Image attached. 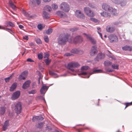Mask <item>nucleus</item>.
<instances>
[{
  "instance_id": "nucleus-1",
  "label": "nucleus",
  "mask_w": 132,
  "mask_h": 132,
  "mask_svg": "<svg viewBox=\"0 0 132 132\" xmlns=\"http://www.w3.org/2000/svg\"><path fill=\"white\" fill-rule=\"evenodd\" d=\"M69 38V36L68 35L64 34L61 35L58 39V43L61 45L65 44L67 41H68L70 43H72V41L71 40L70 38L68 39Z\"/></svg>"
},
{
  "instance_id": "nucleus-2",
  "label": "nucleus",
  "mask_w": 132,
  "mask_h": 132,
  "mask_svg": "<svg viewBox=\"0 0 132 132\" xmlns=\"http://www.w3.org/2000/svg\"><path fill=\"white\" fill-rule=\"evenodd\" d=\"M102 7L104 10L111 12L113 15H117L118 13V12L116 9H113L106 4H103Z\"/></svg>"
},
{
  "instance_id": "nucleus-3",
  "label": "nucleus",
  "mask_w": 132,
  "mask_h": 132,
  "mask_svg": "<svg viewBox=\"0 0 132 132\" xmlns=\"http://www.w3.org/2000/svg\"><path fill=\"white\" fill-rule=\"evenodd\" d=\"M60 8L61 10L65 12H69L70 9L69 5L66 3L64 2L60 4Z\"/></svg>"
},
{
  "instance_id": "nucleus-4",
  "label": "nucleus",
  "mask_w": 132,
  "mask_h": 132,
  "mask_svg": "<svg viewBox=\"0 0 132 132\" xmlns=\"http://www.w3.org/2000/svg\"><path fill=\"white\" fill-rule=\"evenodd\" d=\"M84 10L85 14L89 17H93L95 15L94 12L88 7L84 8Z\"/></svg>"
},
{
  "instance_id": "nucleus-5",
  "label": "nucleus",
  "mask_w": 132,
  "mask_h": 132,
  "mask_svg": "<svg viewBox=\"0 0 132 132\" xmlns=\"http://www.w3.org/2000/svg\"><path fill=\"white\" fill-rule=\"evenodd\" d=\"M22 108V105L20 103L18 102L16 103L15 105L14 108L16 113L17 114H20L21 112Z\"/></svg>"
},
{
  "instance_id": "nucleus-6",
  "label": "nucleus",
  "mask_w": 132,
  "mask_h": 132,
  "mask_svg": "<svg viewBox=\"0 0 132 132\" xmlns=\"http://www.w3.org/2000/svg\"><path fill=\"white\" fill-rule=\"evenodd\" d=\"M70 39L72 41L71 43H73L75 44L81 43L83 41L82 38L79 36H76L74 39L73 37H71L70 38Z\"/></svg>"
},
{
  "instance_id": "nucleus-7",
  "label": "nucleus",
  "mask_w": 132,
  "mask_h": 132,
  "mask_svg": "<svg viewBox=\"0 0 132 132\" xmlns=\"http://www.w3.org/2000/svg\"><path fill=\"white\" fill-rule=\"evenodd\" d=\"M28 74V72L27 71H24L22 72L19 76L18 79L19 81L22 80H24L26 78Z\"/></svg>"
},
{
  "instance_id": "nucleus-8",
  "label": "nucleus",
  "mask_w": 132,
  "mask_h": 132,
  "mask_svg": "<svg viewBox=\"0 0 132 132\" xmlns=\"http://www.w3.org/2000/svg\"><path fill=\"white\" fill-rule=\"evenodd\" d=\"M108 38L111 43L117 42L118 40V37L115 35H110L109 36Z\"/></svg>"
},
{
  "instance_id": "nucleus-9",
  "label": "nucleus",
  "mask_w": 132,
  "mask_h": 132,
  "mask_svg": "<svg viewBox=\"0 0 132 132\" xmlns=\"http://www.w3.org/2000/svg\"><path fill=\"white\" fill-rule=\"evenodd\" d=\"M83 35L85 36L87 39L89 40L91 43L93 44H95L96 43V40L91 36L89 34H87L86 33H84Z\"/></svg>"
},
{
  "instance_id": "nucleus-10",
  "label": "nucleus",
  "mask_w": 132,
  "mask_h": 132,
  "mask_svg": "<svg viewBox=\"0 0 132 132\" xmlns=\"http://www.w3.org/2000/svg\"><path fill=\"white\" fill-rule=\"evenodd\" d=\"M75 15L78 18L82 19H84L85 18V16L84 14L79 10H76L75 13Z\"/></svg>"
},
{
  "instance_id": "nucleus-11",
  "label": "nucleus",
  "mask_w": 132,
  "mask_h": 132,
  "mask_svg": "<svg viewBox=\"0 0 132 132\" xmlns=\"http://www.w3.org/2000/svg\"><path fill=\"white\" fill-rule=\"evenodd\" d=\"M20 95V92L19 91L15 92L13 94L11 98L12 100H15L18 98Z\"/></svg>"
},
{
  "instance_id": "nucleus-12",
  "label": "nucleus",
  "mask_w": 132,
  "mask_h": 132,
  "mask_svg": "<svg viewBox=\"0 0 132 132\" xmlns=\"http://www.w3.org/2000/svg\"><path fill=\"white\" fill-rule=\"evenodd\" d=\"M97 47L95 46H93L90 52V54L92 56H93L97 53Z\"/></svg>"
},
{
  "instance_id": "nucleus-13",
  "label": "nucleus",
  "mask_w": 132,
  "mask_h": 132,
  "mask_svg": "<svg viewBox=\"0 0 132 132\" xmlns=\"http://www.w3.org/2000/svg\"><path fill=\"white\" fill-rule=\"evenodd\" d=\"M105 54L102 53L98 54L96 57L95 59L96 61H98L99 60L104 59L105 57Z\"/></svg>"
},
{
  "instance_id": "nucleus-14",
  "label": "nucleus",
  "mask_w": 132,
  "mask_h": 132,
  "mask_svg": "<svg viewBox=\"0 0 132 132\" xmlns=\"http://www.w3.org/2000/svg\"><path fill=\"white\" fill-rule=\"evenodd\" d=\"M31 81L28 80L25 82L22 86V88L24 89H26L29 87L31 83Z\"/></svg>"
},
{
  "instance_id": "nucleus-15",
  "label": "nucleus",
  "mask_w": 132,
  "mask_h": 132,
  "mask_svg": "<svg viewBox=\"0 0 132 132\" xmlns=\"http://www.w3.org/2000/svg\"><path fill=\"white\" fill-rule=\"evenodd\" d=\"M41 0H30V4L34 5L37 3L38 5H39L41 3Z\"/></svg>"
},
{
  "instance_id": "nucleus-16",
  "label": "nucleus",
  "mask_w": 132,
  "mask_h": 132,
  "mask_svg": "<svg viewBox=\"0 0 132 132\" xmlns=\"http://www.w3.org/2000/svg\"><path fill=\"white\" fill-rule=\"evenodd\" d=\"M115 28L114 27H110L109 26L106 27V30L108 32L111 33L113 32L115 30Z\"/></svg>"
},
{
  "instance_id": "nucleus-17",
  "label": "nucleus",
  "mask_w": 132,
  "mask_h": 132,
  "mask_svg": "<svg viewBox=\"0 0 132 132\" xmlns=\"http://www.w3.org/2000/svg\"><path fill=\"white\" fill-rule=\"evenodd\" d=\"M68 67L69 69L72 71L74 70L73 69L75 68L72 62H70L68 64Z\"/></svg>"
},
{
  "instance_id": "nucleus-18",
  "label": "nucleus",
  "mask_w": 132,
  "mask_h": 132,
  "mask_svg": "<svg viewBox=\"0 0 132 132\" xmlns=\"http://www.w3.org/2000/svg\"><path fill=\"white\" fill-rule=\"evenodd\" d=\"M44 119L41 116H34L33 117L32 120L33 121L37 120H42Z\"/></svg>"
},
{
  "instance_id": "nucleus-19",
  "label": "nucleus",
  "mask_w": 132,
  "mask_h": 132,
  "mask_svg": "<svg viewBox=\"0 0 132 132\" xmlns=\"http://www.w3.org/2000/svg\"><path fill=\"white\" fill-rule=\"evenodd\" d=\"M123 50L131 51L132 50V47L126 45L122 48Z\"/></svg>"
},
{
  "instance_id": "nucleus-20",
  "label": "nucleus",
  "mask_w": 132,
  "mask_h": 132,
  "mask_svg": "<svg viewBox=\"0 0 132 132\" xmlns=\"http://www.w3.org/2000/svg\"><path fill=\"white\" fill-rule=\"evenodd\" d=\"M9 126V121L6 120L5 121L4 125L3 126V130L5 131L7 129V127Z\"/></svg>"
},
{
  "instance_id": "nucleus-21",
  "label": "nucleus",
  "mask_w": 132,
  "mask_h": 132,
  "mask_svg": "<svg viewBox=\"0 0 132 132\" xmlns=\"http://www.w3.org/2000/svg\"><path fill=\"white\" fill-rule=\"evenodd\" d=\"M101 15L104 17H110V13L105 12H103L100 13Z\"/></svg>"
},
{
  "instance_id": "nucleus-22",
  "label": "nucleus",
  "mask_w": 132,
  "mask_h": 132,
  "mask_svg": "<svg viewBox=\"0 0 132 132\" xmlns=\"http://www.w3.org/2000/svg\"><path fill=\"white\" fill-rule=\"evenodd\" d=\"M43 16L44 18L48 19L50 17V15L45 11H44L43 13Z\"/></svg>"
},
{
  "instance_id": "nucleus-23",
  "label": "nucleus",
  "mask_w": 132,
  "mask_h": 132,
  "mask_svg": "<svg viewBox=\"0 0 132 132\" xmlns=\"http://www.w3.org/2000/svg\"><path fill=\"white\" fill-rule=\"evenodd\" d=\"M17 86V84L16 83H13L10 87V91H13L16 88Z\"/></svg>"
},
{
  "instance_id": "nucleus-24",
  "label": "nucleus",
  "mask_w": 132,
  "mask_h": 132,
  "mask_svg": "<svg viewBox=\"0 0 132 132\" xmlns=\"http://www.w3.org/2000/svg\"><path fill=\"white\" fill-rule=\"evenodd\" d=\"M5 25L6 27L10 26L12 27H14L15 25L14 24L10 21L6 22L5 23Z\"/></svg>"
},
{
  "instance_id": "nucleus-25",
  "label": "nucleus",
  "mask_w": 132,
  "mask_h": 132,
  "mask_svg": "<svg viewBox=\"0 0 132 132\" xmlns=\"http://www.w3.org/2000/svg\"><path fill=\"white\" fill-rule=\"evenodd\" d=\"M9 3L12 9L14 10H15L16 9V7L15 5H14L12 1L11 0L9 1Z\"/></svg>"
},
{
  "instance_id": "nucleus-26",
  "label": "nucleus",
  "mask_w": 132,
  "mask_h": 132,
  "mask_svg": "<svg viewBox=\"0 0 132 132\" xmlns=\"http://www.w3.org/2000/svg\"><path fill=\"white\" fill-rule=\"evenodd\" d=\"M44 9L45 11H48L49 12L50 11L52 10L51 6L49 5L46 6L45 7Z\"/></svg>"
},
{
  "instance_id": "nucleus-27",
  "label": "nucleus",
  "mask_w": 132,
  "mask_h": 132,
  "mask_svg": "<svg viewBox=\"0 0 132 132\" xmlns=\"http://www.w3.org/2000/svg\"><path fill=\"white\" fill-rule=\"evenodd\" d=\"M101 71V70H95L94 71H93L92 73H89V74L90 75L89 76H88L87 78H89V76L90 75H92L94 73H99Z\"/></svg>"
},
{
  "instance_id": "nucleus-28",
  "label": "nucleus",
  "mask_w": 132,
  "mask_h": 132,
  "mask_svg": "<svg viewBox=\"0 0 132 132\" xmlns=\"http://www.w3.org/2000/svg\"><path fill=\"white\" fill-rule=\"evenodd\" d=\"M56 14L57 15L60 16L61 17H62L63 16L64 13L62 11H58L56 12Z\"/></svg>"
},
{
  "instance_id": "nucleus-29",
  "label": "nucleus",
  "mask_w": 132,
  "mask_h": 132,
  "mask_svg": "<svg viewBox=\"0 0 132 132\" xmlns=\"http://www.w3.org/2000/svg\"><path fill=\"white\" fill-rule=\"evenodd\" d=\"M1 113L2 114H3L5 112V108L4 107H2L1 108Z\"/></svg>"
},
{
  "instance_id": "nucleus-30",
  "label": "nucleus",
  "mask_w": 132,
  "mask_h": 132,
  "mask_svg": "<svg viewBox=\"0 0 132 132\" xmlns=\"http://www.w3.org/2000/svg\"><path fill=\"white\" fill-rule=\"evenodd\" d=\"M37 91L36 89H34L30 91H29L28 93L29 94H35L37 93Z\"/></svg>"
},
{
  "instance_id": "nucleus-31",
  "label": "nucleus",
  "mask_w": 132,
  "mask_h": 132,
  "mask_svg": "<svg viewBox=\"0 0 132 132\" xmlns=\"http://www.w3.org/2000/svg\"><path fill=\"white\" fill-rule=\"evenodd\" d=\"M0 29H5L7 31L10 32V31L12 32V30H11L10 29L6 28H5L4 27L0 25Z\"/></svg>"
},
{
  "instance_id": "nucleus-32",
  "label": "nucleus",
  "mask_w": 132,
  "mask_h": 132,
  "mask_svg": "<svg viewBox=\"0 0 132 132\" xmlns=\"http://www.w3.org/2000/svg\"><path fill=\"white\" fill-rule=\"evenodd\" d=\"M44 61L46 65H48L51 62V60H49V58H48L45 60Z\"/></svg>"
},
{
  "instance_id": "nucleus-33",
  "label": "nucleus",
  "mask_w": 132,
  "mask_h": 132,
  "mask_svg": "<svg viewBox=\"0 0 132 132\" xmlns=\"http://www.w3.org/2000/svg\"><path fill=\"white\" fill-rule=\"evenodd\" d=\"M74 67L76 68H78L80 66V64L77 62H72Z\"/></svg>"
},
{
  "instance_id": "nucleus-34",
  "label": "nucleus",
  "mask_w": 132,
  "mask_h": 132,
  "mask_svg": "<svg viewBox=\"0 0 132 132\" xmlns=\"http://www.w3.org/2000/svg\"><path fill=\"white\" fill-rule=\"evenodd\" d=\"M53 31V30L52 29H48L46 31L47 34L49 35L51 34Z\"/></svg>"
},
{
  "instance_id": "nucleus-35",
  "label": "nucleus",
  "mask_w": 132,
  "mask_h": 132,
  "mask_svg": "<svg viewBox=\"0 0 132 132\" xmlns=\"http://www.w3.org/2000/svg\"><path fill=\"white\" fill-rule=\"evenodd\" d=\"M71 52L72 53L75 54H77L78 53L79 51L78 50L76 49H74L72 50L71 51Z\"/></svg>"
},
{
  "instance_id": "nucleus-36",
  "label": "nucleus",
  "mask_w": 132,
  "mask_h": 132,
  "mask_svg": "<svg viewBox=\"0 0 132 132\" xmlns=\"http://www.w3.org/2000/svg\"><path fill=\"white\" fill-rule=\"evenodd\" d=\"M52 9L54 10H56L57 9L58 6L56 4H53L52 5Z\"/></svg>"
},
{
  "instance_id": "nucleus-37",
  "label": "nucleus",
  "mask_w": 132,
  "mask_h": 132,
  "mask_svg": "<svg viewBox=\"0 0 132 132\" xmlns=\"http://www.w3.org/2000/svg\"><path fill=\"white\" fill-rule=\"evenodd\" d=\"M89 67L88 66H84L82 67L81 68V69L82 70H86L88 69Z\"/></svg>"
},
{
  "instance_id": "nucleus-38",
  "label": "nucleus",
  "mask_w": 132,
  "mask_h": 132,
  "mask_svg": "<svg viewBox=\"0 0 132 132\" xmlns=\"http://www.w3.org/2000/svg\"><path fill=\"white\" fill-rule=\"evenodd\" d=\"M38 59L40 60H41L43 58V53H41L39 54H38Z\"/></svg>"
},
{
  "instance_id": "nucleus-39",
  "label": "nucleus",
  "mask_w": 132,
  "mask_h": 132,
  "mask_svg": "<svg viewBox=\"0 0 132 132\" xmlns=\"http://www.w3.org/2000/svg\"><path fill=\"white\" fill-rule=\"evenodd\" d=\"M12 76L13 75H12L7 78H5V82H8L9 81V80L12 78Z\"/></svg>"
},
{
  "instance_id": "nucleus-40",
  "label": "nucleus",
  "mask_w": 132,
  "mask_h": 132,
  "mask_svg": "<svg viewBox=\"0 0 132 132\" xmlns=\"http://www.w3.org/2000/svg\"><path fill=\"white\" fill-rule=\"evenodd\" d=\"M44 38L45 40V41L46 42L48 43L49 42V39L47 36H44Z\"/></svg>"
},
{
  "instance_id": "nucleus-41",
  "label": "nucleus",
  "mask_w": 132,
  "mask_h": 132,
  "mask_svg": "<svg viewBox=\"0 0 132 132\" xmlns=\"http://www.w3.org/2000/svg\"><path fill=\"white\" fill-rule=\"evenodd\" d=\"M35 41L38 44H40L42 43V42L40 39L38 38H36Z\"/></svg>"
},
{
  "instance_id": "nucleus-42",
  "label": "nucleus",
  "mask_w": 132,
  "mask_h": 132,
  "mask_svg": "<svg viewBox=\"0 0 132 132\" xmlns=\"http://www.w3.org/2000/svg\"><path fill=\"white\" fill-rule=\"evenodd\" d=\"M50 56L49 54L47 53H44V58H48V57Z\"/></svg>"
},
{
  "instance_id": "nucleus-43",
  "label": "nucleus",
  "mask_w": 132,
  "mask_h": 132,
  "mask_svg": "<svg viewBox=\"0 0 132 132\" xmlns=\"http://www.w3.org/2000/svg\"><path fill=\"white\" fill-rule=\"evenodd\" d=\"M43 126V123L42 122H41L38 124V125L37 126V127L39 128H42Z\"/></svg>"
},
{
  "instance_id": "nucleus-44",
  "label": "nucleus",
  "mask_w": 132,
  "mask_h": 132,
  "mask_svg": "<svg viewBox=\"0 0 132 132\" xmlns=\"http://www.w3.org/2000/svg\"><path fill=\"white\" fill-rule=\"evenodd\" d=\"M112 67L113 69H118V65L114 64L112 65Z\"/></svg>"
},
{
  "instance_id": "nucleus-45",
  "label": "nucleus",
  "mask_w": 132,
  "mask_h": 132,
  "mask_svg": "<svg viewBox=\"0 0 132 132\" xmlns=\"http://www.w3.org/2000/svg\"><path fill=\"white\" fill-rule=\"evenodd\" d=\"M114 3L116 4H118L120 3V0H111Z\"/></svg>"
},
{
  "instance_id": "nucleus-46",
  "label": "nucleus",
  "mask_w": 132,
  "mask_h": 132,
  "mask_svg": "<svg viewBox=\"0 0 132 132\" xmlns=\"http://www.w3.org/2000/svg\"><path fill=\"white\" fill-rule=\"evenodd\" d=\"M41 88H42V89H43L44 90H47L48 88V87L46 86H43Z\"/></svg>"
},
{
  "instance_id": "nucleus-47",
  "label": "nucleus",
  "mask_w": 132,
  "mask_h": 132,
  "mask_svg": "<svg viewBox=\"0 0 132 132\" xmlns=\"http://www.w3.org/2000/svg\"><path fill=\"white\" fill-rule=\"evenodd\" d=\"M37 28L40 30H41L43 29L42 26L41 24L38 25L37 26Z\"/></svg>"
},
{
  "instance_id": "nucleus-48",
  "label": "nucleus",
  "mask_w": 132,
  "mask_h": 132,
  "mask_svg": "<svg viewBox=\"0 0 132 132\" xmlns=\"http://www.w3.org/2000/svg\"><path fill=\"white\" fill-rule=\"evenodd\" d=\"M40 92L42 94H44L45 93V90L42 89V88H41L40 89Z\"/></svg>"
},
{
  "instance_id": "nucleus-49",
  "label": "nucleus",
  "mask_w": 132,
  "mask_h": 132,
  "mask_svg": "<svg viewBox=\"0 0 132 132\" xmlns=\"http://www.w3.org/2000/svg\"><path fill=\"white\" fill-rule=\"evenodd\" d=\"M125 105H126V106H125V109H126V108H127V107H128L129 106L131 105V104H130V102L129 103H125Z\"/></svg>"
},
{
  "instance_id": "nucleus-50",
  "label": "nucleus",
  "mask_w": 132,
  "mask_h": 132,
  "mask_svg": "<svg viewBox=\"0 0 132 132\" xmlns=\"http://www.w3.org/2000/svg\"><path fill=\"white\" fill-rule=\"evenodd\" d=\"M89 6L92 8H94V5L92 3H89L88 4Z\"/></svg>"
},
{
  "instance_id": "nucleus-51",
  "label": "nucleus",
  "mask_w": 132,
  "mask_h": 132,
  "mask_svg": "<svg viewBox=\"0 0 132 132\" xmlns=\"http://www.w3.org/2000/svg\"><path fill=\"white\" fill-rule=\"evenodd\" d=\"M90 19L91 20L93 21L94 22H97V19L93 18H90Z\"/></svg>"
},
{
  "instance_id": "nucleus-52",
  "label": "nucleus",
  "mask_w": 132,
  "mask_h": 132,
  "mask_svg": "<svg viewBox=\"0 0 132 132\" xmlns=\"http://www.w3.org/2000/svg\"><path fill=\"white\" fill-rule=\"evenodd\" d=\"M108 57L111 58L112 60H115L116 59L115 57L114 56H112L111 55H108Z\"/></svg>"
},
{
  "instance_id": "nucleus-53",
  "label": "nucleus",
  "mask_w": 132,
  "mask_h": 132,
  "mask_svg": "<svg viewBox=\"0 0 132 132\" xmlns=\"http://www.w3.org/2000/svg\"><path fill=\"white\" fill-rule=\"evenodd\" d=\"M27 62H34V61L32 60L31 59V58H28V59L27 60Z\"/></svg>"
},
{
  "instance_id": "nucleus-54",
  "label": "nucleus",
  "mask_w": 132,
  "mask_h": 132,
  "mask_svg": "<svg viewBox=\"0 0 132 132\" xmlns=\"http://www.w3.org/2000/svg\"><path fill=\"white\" fill-rule=\"evenodd\" d=\"M78 29L76 28H73L72 29H70V30L72 31H75Z\"/></svg>"
},
{
  "instance_id": "nucleus-55",
  "label": "nucleus",
  "mask_w": 132,
  "mask_h": 132,
  "mask_svg": "<svg viewBox=\"0 0 132 132\" xmlns=\"http://www.w3.org/2000/svg\"><path fill=\"white\" fill-rule=\"evenodd\" d=\"M23 39L26 40H27L28 39V37L27 36H23Z\"/></svg>"
},
{
  "instance_id": "nucleus-56",
  "label": "nucleus",
  "mask_w": 132,
  "mask_h": 132,
  "mask_svg": "<svg viewBox=\"0 0 132 132\" xmlns=\"http://www.w3.org/2000/svg\"><path fill=\"white\" fill-rule=\"evenodd\" d=\"M71 55V54L70 53H65L64 55V56H70Z\"/></svg>"
},
{
  "instance_id": "nucleus-57",
  "label": "nucleus",
  "mask_w": 132,
  "mask_h": 132,
  "mask_svg": "<svg viewBox=\"0 0 132 132\" xmlns=\"http://www.w3.org/2000/svg\"><path fill=\"white\" fill-rule=\"evenodd\" d=\"M49 73L50 75H55V73L53 71H49Z\"/></svg>"
},
{
  "instance_id": "nucleus-58",
  "label": "nucleus",
  "mask_w": 132,
  "mask_h": 132,
  "mask_svg": "<svg viewBox=\"0 0 132 132\" xmlns=\"http://www.w3.org/2000/svg\"><path fill=\"white\" fill-rule=\"evenodd\" d=\"M105 64H106L107 65H111L112 64V63L109 61H108L107 62H105Z\"/></svg>"
},
{
  "instance_id": "nucleus-59",
  "label": "nucleus",
  "mask_w": 132,
  "mask_h": 132,
  "mask_svg": "<svg viewBox=\"0 0 132 132\" xmlns=\"http://www.w3.org/2000/svg\"><path fill=\"white\" fill-rule=\"evenodd\" d=\"M80 75H87V73L86 72H82L81 73Z\"/></svg>"
},
{
  "instance_id": "nucleus-60",
  "label": "nucleus",
  "mask_w": 132,
  "mask_h": 132,
  "mask_svg": "<svg viewBox=\"0 0 132 132\" xmlns=\"http://www.w3.org/2000/svg\"><path fill=\"white\" fill-rule=\"evenodd\" d=\"M51 0H43V1L45 3L50 2Z\"/></svg>"
},
{
  "instance_id": "nucleus-61",
  "label": "nucleus",
  "mask_w": 132,
  "mask_h": 132,
  "mask_svg": "<svg viewBox=\"0 0 132 132\" xmlns=\"http://www.w3.org/2000/svg\"><path fill=\"white\" fill-rule=\"evenodd\" d=\"M97 32L98 33V34L100 35L101 38L102 39H103L102 34L101 33H100L99 31H98Z\"/></svg>"
},
{
  "instance_id": "nucleus-62",
  "label": "nucleus",
  "mask_w": 132,
  "mask_h": 132,
  "mask_svg": "<svg viewBox=\"0 0 132 132\" xmlns=\"http://www.w3.org/2000/svg\"><path fill=\"white\" fill-rule=\"evenodd\" d=\"M119 23L118 22H114L113 24L115 25H117L119 24Z\"/></svg>"
},
{
  "instance_id": "nucleus-63",
  "label": "nucleus",
  "mask_w": 132,
  "mask_h": 132,
  "mask_svg": "<svg viewBox=\"0 0 132 132\" xmlns=\"http://www.w3.org/2000/svg\"><path fill=\"white\" fill-rule=\"evenodd\" d=\"M19 28H20V29H21L22 28H23V26L21 25H19Z\"/></svg>"
},
{
  "instance_id": "nucleus-64",
  "label": "nucleus",
  "mask_w": 132,
  "mask_h": 132,
  "mask_svg": "<svg viewBox=\"0 0 132 132\" xmlns=\"http://www.w3.org/2000/svg\"><path fill=\"white\" fill-rule=\"evenodd\" d=\"M97 29L98 30H100L101 28L100 27H98L97 28Z\"/></svg>"
}]
</instances>
